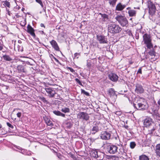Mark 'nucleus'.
Here are the masks:
<instances>
[{
  "mask_svg": "<svg viewBox=\"0 0 160 160\" xmlns=\"http://www.w3.org/2000/svg\"><path fill=\"white\" fill-rule=\"evenodd\" d=\"M136 145V144L134 142H131L130 143V147L131 148H134Z\"/></svg>",
  "mask_w": 160,
  "mask_h": 160,
  "instance_id": "4c0bfd02",
  "label": "nucleus"
},
{
  "mask_svg": "<svg viewBox=\"0 0 160 160\" xmlns=\"http://www.w3.org/2000/svg\"><path fill=\"white\" fill-rule=\"evenodd\" d=\"M126 5L125 4L122 5L119 2L116 6L115 10L118 11H122L126 7Z\"/></svg>",
  "mask_w": 160,
  "mask_h": 160,
  "instance_id": "f3484780",
  "label": "nucleus"
},
{
  "mask_svg": "<svg viewBox=\"0 0 160 160\" xmlns=\"http://www.w3.org/2000/svg\"><path fill=\"white\" fill-rule=\"evenodd\" d=\"M159 21L158 22V23H160V17H158Z\"/></svg>",
  "mask_w": 160,
  "mask_h": 160,
  "instance_id": "338daca9",
  "label": "nucleus"
},
{
  "mask_svg": "<svg viewBox=\"0 0 160 160\" xmlns=\"http://www.w3.org/2000/svg\"><path fill=\"white\" fill-rule=\"evenodd\" d=\"M118 147L114 145H108L107 146V151L109 153L114 154L117 152H118V154H120L119 156L120 158L122 157L123 158V160H126L127 156L123 148L122 147L120 148L118 151Z\"/></svg>",
  "mask_w": 160,
  "mask_h": 160,
  "instance_id": "f257e3e1",
  "label": "nucleus"
},
{
  "mask_svg": "<svg viewBox=\"0 0 160 160\" xmlns=\"http://www.w3.org/2000/svg\"><path fill=\"white\" fill-rule=\"evenodd\" d=\"M26 24V20H24L23 22H22L21 23V25L22 26H24Z\"/></svg>",
  "mask_w": 160,
  "mask_h": 160,
  "instance_id": "3c124183",
  "label": "nucleus"
},
{
  "mask_svg": "<svg viewBox=\"0 0 160 160\" xmlns=\"http://www.w3.org/2000/svg\"><path fill=\"white\" fill-rule=\"evenodd\" d=\"M147 5L149 9V13L151 16L153 15L156 12V8L155 4L151 1H147Z\"/></svg>",
  "mask_w": 160,
  "mask_h": 160,
  "instance_id": "423d86ee",
  "label": "nucleus"
},
{
  "mask_svg": "<svg viewBox=\"0 0 160 160\" xmlns=\"http://www.w3.org/2000/svg\"><path fill=\"white\" fill-rule=\"evenodd\" d=\"M148 128V134L150 135H154L156 136H159L156 132H154L155 130L157 129V126L155 124L154 125L151 126Z\"/></svg>",
  "mask_w": 160,
  "mask_h": 160,
  "instance_id": "f8f14e48",
  "label": "nucleus"
},
{
  "mask_svg": "<svg viewBox=\"0 0 160 160\" xmlns=\"http://www.w3.org/2000/svg\"><path fill=\"white\" fill-rule=\"evenodd\" d=\"M134 8L135 9H139L140 8L139 7H134Z\"/></svg>",
  "mask_w": 160,
  "mask_h": 160,
  "instance_id": "0e129e2a",
  "label": "nucleus"
},
{
  "mask_svg": "<svg viewBox=\"0 0 160 160\" xmlns=\"http://www.w3.org/2000/svg\"><path fill=\"white\" fill-rule=\"evenodd\" d=\"M108 32L112 34L119 33L122 30V28L119 25L112 23L108 25Z\"/></svg>",
  "mask_w": 160,
  "mask_h": 160,
  "instance_id": "20e7f679",
  "label": "nucleus"
},
{
  "mask_svg": "<svg viewBox=\"0 0 160 160\" xmlns=\"http://www.w3.org/2000/svg\"><path fill=\"white\" fill-rule=\"evenodd\" d=\"M137 13V11L135 10L132 9L128 11V13L130 17H135Z\"/></svg>",
  "mask_w": 160,
  "mask_h": 160,
  "instance_id": "b1692460",
  "label": "nucleus"
},
{
  "mask_svg": "<svg viewBox=\"0 0 160 160\" xmlns=\"http://www.w3.org/2000/svg\"><path fill=\"white\" fill-rule=\"evenodd\" d=\"M36 1L38 3H39L42 8H43L44 5L42 1L41 0H36Z\"/></svg>",
  "mask_w": 160,
  "mask_h": 160,
  "instance_id": "79ce46f5",
  "label": "nucleus"
},
{
  "mask_svg": "<svg viewBox=\"0 0 160 160\" xmlns=\"http://www.w3.org/2000/svg\"><path fill=\"white\" fill-rule=\"evenodd\" d=\"M97 40L100 44H107L108 41L106 37L102 35H97Z\"/></svg>",
  "mask_w": 160,
  "mask_h": 160,
  "instance_id": "1a4fd4ad",
  "label": "nucleus"
},
{
  "mask_svg": "<svg viewBox=\"0 0 160 160\" xmlns=\"http://www.w3.org/2000/svg\"><path fill=\"white\" fill-rule=\"evenodd\" d=\"M2 3H3V5L7 7L8 8H9L10 6V3L9 2L7 1H3Z\"/></svg>",
  "mask_w": 160,
  "mask_h": 160,
  "instance_id": "c9c22d12",
  "label": "nucleus"
},
{
  "mask_svg": "<svg viewBox=\"0 0 160 160\" xmlns=\"http://www.w3.org/2000/svg\"><path fill=\"white\" fill-rule=\"evenodd\" d=\"M142 67H141L139 68V69L138 71L137 74H138L139 73H140V74H142Z\"/></svg>",
  "mask_w": 160,
  "mask_h": 160,
  "instance_id": "8fccbe9b",
  "label": "nucleus"
},
{
  "mask_svg": "<svg viewBox=\"0 0 160 160\" xmlns=\"http://www.w3.org/2000/svg\"><path fill=\"white\" fill-rule=\"evenodd\" d=\"M109 3L111 5L114 7L116 4L117 0H108Z\"/></svg>",
  "mask_w": 160,
  "mask_h": 160,
  "instance_id": "473e14b6",
  "label": "nucleus"
},
{
  "mask_svg": "<svg viewBox=\"0 0 160 160\" xmlns=\"http://www.w3.org/2000/svg\"><path fill=\"white\" fill-rule=\"evenodd\" d=\"M111 132H110L106 131L102 132L100 134V137L103 140H108L111 139Z\"/></svg>",
  "mask_w": 160,
  "mask_h": 160,
  "instance_id": "6e6552de",
  "label": "nucleus"
},
{
  "mask_svg": "<svg viewBox=\"0 0 160 160\" xmlns=\"http://www.w3.org/2000/svg\"><path fill=\"white\" fill-rule=\"evenodd\" d=\"M49 57L52 60L53 59H54L55 60L58 64H59L60 65H62L61 63L59 62V60L58 59H57L56 58H55L52 54H50Z\"/></svg>",
  "mask_w": 160,
  "mask_h": 160,
  "instance_id": "2f4dec72",
  "label": "nucleus"
},
{
  "mask_svg": "<svg viewBox=\"0 0 160 160\" xmlns=\"http://www.w3.org/2000/svg\"><path fill=\"white\" fill-rule=\"evenodd\" d=\"M50 43L52 47L57 51H60L59 48L56 42L54 40H52L50 42Z\"/></svg>",
  "mask_w": 160,
  "mask_h": 160,
  "instance_id": "dca6fc26",
  "label": "nucleus"
},
{
  "mask_svg": "<svg viewBox=\"0 0 160 160\" xmlns=\"http://www.w3.org/2000/svg\"><path fill=\"white\" fill-rule=\"evenodd\" d=\"M148 49H149L148 53L150 56L155 57L156 56V53L155 52V49L153 48V45L152 48Z\"/></svg>",
  "mask_w": 160,
  "mask_h": 160,
  "instance_id": "aec40b11",
  "label": "nucleus"
},
{
  "mask_svg": "<svg viewBox=\"0 0 160 160\" xmlns=\"http://www.w3.org/2000/svg\"><path fill=\"white\" fill-rule=\"evenodd\" d=\"M39 32H40L41 34H44V35L45 34V33L42 31H40Z\"/></svg>",
  "mask_w": 160,
  "mask_h": 160,
  "instance_id": "e2e57ef3",
  "label": "nucleus"
},
{
  "mask_svg": "<svg viewBox=\"0 0 160 160\" xmlns=\"http://www.w3.org/2000/svg\"><path fill=\"white\" fill-rule=\"evenodd\" d=\"M2 52H6V51L5 50H2Z\"/></svg>",
  "mask_w": 160,
  "mask_h": 160,
  "instance_id": "774afa93",
  "label": "nucleus"
},
{
  "mask_svg": "<svg viewBox=\"0 0 160 160\" xmlns=\"http://www.w3.org/2000/svg\"><path fill=\"white\" fill-rule=\"evenodd\" d=\"M26 64H28V65H29L31 66H33V64L32 63H31L30 62H29V61H27L26 62Z\"/></svg>",
  "mask_w": 160,
  "mask_h": 160,
  "instance_id": "5fc2aeb1",
  "label": "nucleus"
},
{
  "mask_svg": "<svg viewBox=\"0 0 160 160\" xmlns=\"http://www.w3.org/2000/svg\"><path fill=\"white\" fill-rule=\"evenodd\" d=\"M76 81L77 82V83H78L79 85L81 86H82V85L81 82V81L78 79V78H76L75 79Z\"/></svg>",
  "mask_w": 160,
  "mask_h": 160,
  "instance_id": "a18cd8bd",
  "label": "nucleus"
},
{
  "mask_svg": "<svg viewBox=\"0 0 160 160\" xmlns=\"http://www.w3.org/2000/svg\"><path fill=\"white\" fill-rule=\"evenodd\" d=\"M81 93H83L87 96H89V94L88 92L85 91L84 90L82 89H81Z\"/></svg>",
  "mask_w": 160,
  "mask_h": 160,
  "instance_id": "ea45409f",
  "label": "nucleus"
},
{
  "mask_svg": "<svg viewBox=\"0 0 160 160\" xmlns=\"http://www.w3.org/2000/svg\"><path fill=\"white\" fill-rule=\"evenodd\" d=\"M91 130L92 134H95L98 131L99 128L98 126L96 125L95 126H93Z\"/></svg>",
  "mask_w": 160,
  "mask_h": 160,
  "instance_id": "bb28decb",
  "label": "nucleus"
},
{
  "mask_svg": "<svg viewBox=\"0 0 160 160\" xmlns=\"http://www.w3.org/2000/svg\"><path fill=\"white\" fill-rule=\"evenodd\" d=\"M108 92L111 95H114V94H115L114 89L112 88H111L109 89Z\"/></svg>",
  "mask_w": 160,
  "mask_h": 160,
  "instance_id": "f704fd0d",
  "label": "nucleus"
},
{
  "mask_svg": "<svg viewBox=\"0 0 160 160\" xmlns=\"http://www.w3.org/2000/svg\"><path fill=\"white\" fill-rule=\"evenodd\" d=\"M18 48L19 51L22 52L23 51V48L22 46L21 45H18Z\"/></svg>",
  "mask_w": 160,
  "mask_h": 160,
  "instance_id": "a19ab883",
  "label": "nucleus"
},
{
  "mask_svg": "<svg viewBox=\"0 0 160 160\" xmlns=\"http://www.w3.org/2000/svg\"><path fill=\"white\" fill-rule=\"evenodd\" d=\"M99 14L101 15L102 17V18L103 21L104 22L107 21L108 19V16L106 14H102L100 13Z\"/></svg>",
  "mask_w": 160,
  "mask_h": 160,
  "instance_id": "cd10ccee",
  "label": "nucleus"
},
{
  "mask_svg": "<svg viewBox=\"0 0 160 160\" xmlns=\"http://www.w3.org/2000/svg\"><path fill=\"white\" fill-rule=\"evenodd\" d=\"M91 66V64L90 62H88L87 63V66L88 67H90Z\"/></svg>",
  "mask_w": 160,
  "mask_h": 160,
  "instance_id": "6e6d98bb",
  "label": "nucleus"
},
{
  "mask_svg": "<svg viewBox=\"0 0 160 160\" xmlns=\"http://www.w3.org/2000/svg\"><path fill=\"white\" fill-rule=\"evenodd\" d=\"M126 33L127 34H128V35L131 36H132V33L131 31L129 29H128L126 31Z\"/></svg>",
  "mask_w": 160,
  "mask_h": 160,
  "instance_id": "37998d69",
  "label": "nucleus"
},
{
  "mask_svg": "<svg viewBox=\"0 0 160 160\" xmlns=\"http://www.w3.org/2000/svg\"><path fill=\"white\" fill-rule=\"evenodd\" d=\"M18 72L20 73L26 72L27 71L24 66L22 65H19L17 67Z\"/></svg>",
  "mask_w": 160,
  "mask_h": 160,
  "instance_id": "a211bd4d",
  "label": "nucleus"
},
{
  "mask_svg": "<svg viewBox=\"0 0 160 160\" xmlns=\"http://www.w3.org/2000/svg\"><path fill=\"white\" fill-rule=\"evenodd\" d=\"M40 99L41 100H42L44 102H47V100H46V98L44 97H42Z\"/></svg>",
  "mask_w": 160,
  "mask_h": 160,
  "instance_id": "de8ad7c7",
  "label": "nucleus"
},
{
  "mask_svg": "<svg viewBox=\"0 0 160 160\" xmlns=\"http://www.w3.org/2000/svg\"><path fill=\"white\" fill-rule=\"evenodd\" d=\"M61 111L65 113L69 112L70 111V109L68 108L67 107L62 108L61 110Z\"/></svg>",
  "mask_w": 160,
  "mask_h": 160,
  "instance_id": "72a5a7b5",
  "label": "nucleus"
},
{
  "mask_svg": "<svg viewBox=\"0 0 160 160\" xmlns=\"http://www.w3.org/2000/svg\"><path fill=\"white\" fill-rule=\"evenodd\" d=\"M144 89L142 86L139 84H137L136 86L135 91L137 93H142L143 92Z\"/></svg>",
  "mask_w": 160,
  "mask_h": 160,
  "instance_id": "2eb2a0df",
  "label": "nucleus"
},
{
  "mask_svg": "<svg viewBox=\"0 0 160 160\" xmlns=\"http://www.w3.org/2000/svg\"><path fill=\"white\" fill-rule=\"evenodd\" d=\"M115 18L118 23L123 27L127 26L128 25V20L124 16L116 14Z\"/></svg>",
  "mask_w": 160,
  "mask_h": 160,
  "instance_id": "7ed1b4c3",
  "label": "nucleus"
},
{
  "mask_svg": "<svg viewBox=\"0 0 160 160\" xmlns=\"http://www.w3.org/2000/svg\"><path fill=\"white\" fill-rule=\"evenodd\" d=\"M155 153L156 155L160 157V143L157 144L155 147Z\"/></svg>",
  "mask_w": 160,
  "mask_h": 160,
  "instance_id": "4be33fe9",
  "label": "nucleus"
},
{
  "mask_svg": "<svg viewBox=\"0 0 160 160\" xmlns=\"http://www.w3.org/2000/svg\"><path fill=\"white\" fill-rule=\"evenodd\" d=\"M7 126L10 128H14L13 126L9 122H7Z\"/></svg>",
  "mask_w": 160,
  "mask_h": 160,
  "instance_id": "09e8293b",
  "label": "nucleus"
},
{
  "mask_svg": "<svg viewBox=\"0 0 160 160\" xmlns=\"http://www.w3.org/2000/svg\"><path fill=\"white\" fill-rule=\"evenodd\" d=\"M148 157L146 155L143 154L139 157V160H149Z\"/></svg>",
  "mask_w": 160,
  "mask_h": 160,
  "instance_id": "c756f323",
  "label": "nucleus"
},
{
  "mask_svg": "<svg viewBox=\"0 0 160 160\" xmlns=\"http://www.w3.org/2000/svg\"><path fill=\"white\" fill-rule=\"evenodd\" d=\"M91 45L93 46V47H96L98 45V43L96 41H92L91 43Z\"/></svg>",
  "mask_w": 160,
  "mask_h": 160,
  "instance_id": "58836bf2",
  "label": "nucleus"
},
{
  "mask_svg": "<svg viewBox=\"0 0 160 160\" xmlns=\"http://www.w3.org/2000/svg\"><path fill=\"white\" fill-rule=\"evenodd\" d=\"M27 32L30 34L33 38H35L36 35L34 33V29L31 26L30 24H28L27 27Z\"/></svg>",
  "mask_w": 160,
  "mask_h": 160,
  "instance_id": "4468645a",
  "label": "nucleus"
},
{
  "mask_svg": "<svg viewBox=\"0 0 160 160\" xmlns=\"http://www.w3.org/2000/svg\"><path fill=\"white\" fill-rule=\"evenodd\" d=\"M155 123L153 121L152 119L150 118H147L144 119V125L147 128H149L151 126L154 125Z\"/></svg>",
  "mask_w": 160,
  "mask_h": 160,
  "instance_id": "9d476101",
  "label": "nucleus"
},
{
  "mask_svg": "<svg viewBox=\"0 0 160 160\" xmlns=\"http://www.w3.org/2000/svg\"><path fill=\"white\" fill-rule=\"evenodd\" d=\"M133 106L137 109L140 110H146L148 107L146 101L142 98H137L136 103H134Z\"/></svg>",
  "mask_w": 160,
  "mask_h": 160,
  "instance_id": "f03ea898",
  "label": "nucleus"
},
{
  "mask_svg": "<svg viewBox=\"0 0 160 160\" xmlns=\"http://www.w3.org/2000/svg\"><path fill=\"white\" fill-rule=\"evenodd\" d=\"M79 55V54L78 53H76L74 54V57L76 58H78V56Z\"/></svg>",
  "mask_w": 160,
  "mask_h": 160,
  "instance_id": "603ef678",
  "label": "nucleus"
},
{
  "mask_svg": "<svg viewBox=\"0 0 160 160\" xmlns=\"http://www.w3.org/2000/svg\"><path fill=\"white\" fill-rule=\"evenodd\" d=\"M108 76L109 79L113 82H116L118 80V76L114 73L111 72L109 73Z\"/></svg>",
  "mask_w": 160,
  "mask_h": 160,
  "instance_id": "ddd939ff",
  "label": "nucleus"
},
{
  "mask_svg": "<svg viewBox=\"0 0 160 160\" xmlns=\"http://www.w3.org/2000/svg\"><path fill=\"white\" fill-rule=\"evenodd\" d=\"M4 46L2 41L0 40V54L1 53V51L3 50Z\"/></svg>",
  "mask_w": 160,
  "mask_h": 160,
  "instance_id": "e433bc0d",
  "label": "nucleus"
},
{
  "mask_svg": "<svg viewBox=\"0 0 160 160\" xmlns=\"http://www.w3.org/2000/svg\"><path fill=\"white\" fill-rule=\"evenodd\" d=\"M77 118L79 119L87 121L89 119V117L86 112H80L77 114Z\"/></svg>",
  "mask_w": 160,
  "mask_h": 160,
  "instance_id": "0eeeda50",
  "label": "nucleus"
},
{
  "mask_svg": "<svg viewBox=\"0 0 160 160\" xmlns=\"http://www.w3.org/2000/svg\"><path fill=\"white\" fill-rule=\"evenodd\" d=\"M45 90L47 92L48 94V96L50 98L54 97L56 94L55 90L52 88H45Z\"/></svg>",
  "mask_w": 160,
  "mask_h": 160,
  "instance_id": "9b49d317",
  "label": "nucleus"
},
{
  "mask_svg": "<svg viewBox=\"0 0 160 160\" xmlns=\"http://www.w3.org/2000/svg\"><path fill=\"white\" fill-rule=\"evenodd\" d=\"M98 152V151H97L96 150H92L91 151L90 154L92 157L96 158Z\"/></svg>",
  "mask_w": 160,
  "mask_h": 160,
  "instance_id": "7c9ffc66",
  "label": "nucleus"
},
{
  "mask_svg": "<svg viewBox=\"0 0 160 160\" xmlns=\"http://www.w3.org/2000/svg\"><path fill=\"white\" fill-rule=\"evenodd\" d=\"M143 41L144 43L146 45L147 48H150L152 47V43L150 35L147 33L144 34L143 36Z\"/></svg>",
  "mask_w": 160,
  "mask_h": 160,
  "instance_id": "39448f33",
  "label": "nucleus"
},
{
  "mask_svg": "<svg viewBox=\"0 0 160 160\" xmlns=\"http://www.w3.org/2000/svg\"><path fill=\"white\" fill-rule=\"evenodd\" d=\"M17 115L18 117L20 118L21 116V113L20 112H18L17 113Z\"/></svg>",
  "mask_w": 160,
  "mask_h": 160,
  "instance_id": "864d4df0",
  "label": "nucleus"
},
{
  "mask_svg": "<svg viewBox=\"0 0 160 160\" xmlns=\"http://www.w3.org/2000/svg\"><path fill=\"white\" fill-rule=\"evenodd\" d=\"M116 114L117 115H120L121 114V113L120 112L117 111L116 112Z\"/></svg>",
  "mask_w": 160,
  "mask_h": 160,
  "instance_id": "4d7b16f0",
  "label": "nucleus"
},
{
  "mask_svg": "<svg viewBox=\"0 0 160 160\" xmlns=\"http://www.w3.org/2000/svg\"><path fill=\"white\" fill-rule=\"evenodd\" d=\"M43 118L44 120L47 125L50 127H52L53 126V124L52 121L48 118L47 117H44Z\"/></svg>",
  "mask_w": 160,
  "mask_h": 160,
  "instance_id": "412c9836",
  "label": "nucleus"
},
{
  "mask_svg": "<svg viewBox=\"0 0 160 160\" xmlns=\"http://www.w3.org/2000/svg\"><path fill=\"white\" fill-rule=\"evenodd\" d=\"M126 9L127 10H128V11H129L130 10H132V9H131V8L130 7H128L127 8H126Z\"/></svg>",
  "mask_w": 160,
  "mask_h": 160,
  "instance_id": "052dcab7",
  "label": "nucleus"
},
{
  "mask_svg": "<svg viewBox=\"0 0 160 160\" xmlns=\"http://www.w3.org/2000/svg\"><path fill=\"white\" fill-rule=\"evenodd\" d=\"M53 113L57 116H60L63 117H65V114L62 113L60 111L55 110L53 111Z\"/></svg>",
  "mask_w": 160,
  "mask_h": 160,
  "instance_id": "a878e982",
  "label": "nucleus"
},
{
  "mask_svg": "<svg viewBox=\"0 0 160 160\" xmlns=\"http://www.w3.org/2000/svg\"><path fill=\"white\" fill-rule=\"evenodd\" d=\"M159 128L158 129V132L160 134V123L159 124Z\"/></svg>",
  "mask_w": 160,
  "mask_h": 160,
  "instance_id": "13d9d810",
  "label": "nucleus"
},
{
  "mask_svg": "<svg viewBox=\"0 0 160 160\" xmlns=\"http://www.w3.org/2000/svg\"><path fill=\"white\" fill-rule=\"evenodd\" d=\"M152 111L156 119L160 121V117L159 116V114L158 113V110L156 109H152Z\"/></svg>",
  "mask_w": 160,
  "mask_h": 160,
  "instance_id": "5701e85b",
  "label": "nucleus"
},
{
  "mask_svg": "<svg viewBox=\"0 0 160 160\" xmlns=\"http://www.w3.org/2000/svg\"><path fill=\"white\" fill-rule=\"evenodd\" d=\"M124 97H126V98H128V95H126V94L125 95H124Z\"/></svg>",
  "mask_w": 160,
  "mask_h": 160,
  "instance_id": "69168bd1",
  "label": "nucleus"
},
{
  "mask_svg": "<svg viewBox=\"0 0 160 160\" xmlns=\"http://www.w3.org/2000/svg\"><path fill=\"white\" fill-rule=\"evenodd\" d=\"M40 26L42 27H44V28H45V26H44V25L43 24V23H41L40 24Z\"/></svg>",
  "mask_w": 160,
  "mask_h": 160,
  "instance_id": "bf43d9fd",
  "label": "nucleus"
},
{
  "mask_svg": "<svg viewBox=\"0 0 160 160\" xmlns=\"http://www.w3.org/2000/svg\"><path fill=\"white\" fill-rule=\"evenodd\" d=\"M96 158L98 160H102L105 155V153L102 152L98 151Z\"/></svg>",
  "mask_w": 160,
  "mask_h": 160,
  "instance_id": "6ab92c4d",
  "label": "nucleus"
},
{
  "mask_svg": "<svg viewBox=\"0 0 160 160\" xmlns=\"http://www.w3.org/2000/svg\"><path fill=\"white\" fill-rule=\"evenodd\" d=\"M66 68L67 69L69 70L70 71L73 73H74L75 72V70H73L72 68L68 67H67Z\"/></svg>",
  "mask_w": 160,
  "mask_h": 160,
  "instance_id": "c03bdc74",
  "label": "nucleus"
},
{
  "mask_svg": "<svg viewBox=\"0 0 160 160\" xmlns=\"http://www.w3.org/2000/svg\"><path fill=\"white\" fill-rule=\"evenodd\" d=\"M157 103L158 105L160 106V98L158 100Z\"/></svg>",
  "mask_w": 160,
  "mask_h": 160,
  "instance_id": "680f3d73",
  "label": "nucleus"
},
{
  "mask_svg": "<svg viewBox=\"0 0 160 160\" xmlns=\"http://www.w3.org/2000/svg\"><path fill=\"white\" fill-rule=\"evenodd\" d=\"M2 58L4 60L8 61H11L12 60V58L9 56L6 55H3Z\"/></svg>",
  "mask_w": 160,
  "mask_h": 160,
  "instance_id": "c85d7f7f",
  "label": "nucleus"
},
{
  "mask_svg": "<svg viewBox=\"0 0 160 160\" xmlns=\"http://www.w3.org/2000/svg\"><path fill=\"white\" fill-rule=\"evenodd\" d=\"M57 156L60 159H62L63 158H64V157L62 155L59 153L57 154Z\"/></svg>",
  "mask_w": 160,
  "mask_h": 160,
  "instance_id": "49530a36",
  "label": "nucleus"
},
{
  "mask_svg": "<svg viewBox=\"0 0 160 160\" xmlns=\"http://www.w3.org/2000/svg\"><path fill=\"white\" fill-rule=\"evenodd\" d=\"M66 126L68 128H70L73 125L72 120H68L66 121L65 122Z\"/></svg>",
  "mask_w": 160,
  "mask_h": 160,
  "instance_id": "393cba45",
  "label": "nucleus"
}]
</instances>
